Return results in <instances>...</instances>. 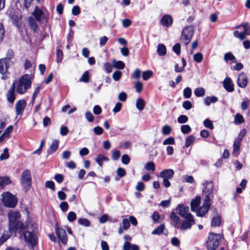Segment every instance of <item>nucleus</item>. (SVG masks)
I'll return each mask as SVG.
<instances>
[{
	"label": "nucleus",
	"instance_id": "f257e3e1",
	"mask_svg": "<svg viewBox=\"0 0 250 250\" xmlns=\"http://www.w3.org/2000/svg\"><path fill=\"white\" fill-rule=\"evenodd\" d=\"M7 216L9 220V228L13 232L19 230L30 248L34 249L37 244L38 240L35 229L37 225L33 222H25L24 225L20 219L21 215L16 210H10Z\"/></svg>",
	"mask_w": 250,
	"mask_h": 250
},
{
	"label": "nucleus",
	"instance_id": "f03ea898",
	"mask_svg": "<svg viewBox=\"0 0 250 250\" xmlns=\"http://www.w3.org/2000/svg\"><path fill=\"white\" fill-rule=\"evenodd\" d=\"M31 81L28 75H24L21 78L17 86V91L19 94H23L30 87Z\"/></svg>",
	"mask_w": 250,
	"mask_h": 250
},
{
	"label": "nucleus",
	"instance_id": "7ed1b4c3",
	"mask_svg": "<svg viewBox=\"0 0 250 250\" xmlns=\"http://www.w3.org/2000/svg\"><path fill=\"white\" fill-rule=\"evenodd\" d=\"M1 201L4 206L8 208H14L18 203L16 197L8 191L2 194Z\"/></svg>",
	"mask_w": 250,
	"mask_h": 250
},
{
	"label": "nucleus",
	"instance_id": "20e7f679",
	"mask_svg": "<svg viewBox=\"0 0 250 250\" xmlns=\"http://www.w3.org/2000/svg\"><path fill=\"white\" fill-rule=\"evenodd\" d=\"M221 239L222 236L220 234L210 233L207 242L208 250H216L219 246Z\"/></svg>",
	"mask_w": 250,
	"mask_h": 250
},
{
	"label": "nucleus",
	"instance_id": "39448f33",
	"mask_svg": "<svg viewBox=\"0 0 250 250\" xmlns=\"http://www.w3.org/2000/svg\"><path fill=\"white\" fill-rule=\"evenodd\" d=\"M194 32V27L191 25L185 27L182 30L181 40L185 45H187L191 41Z\"/></svg>",
	"mask_w": 250,
	"mask_h": 250
},
{
	"label": "nucleus",
	"instance_id": "423d86ee",
	"mask_svg": "<svg viewBox=\"0 0 250 250\" xmlns=\"http://www.w3.org/2000/svg\"><path fill=\"white\" fill-rule=\"evenodd\" d=\"M21 182L25 190L27 191L31 186L32 183L31 172L28 169H25L22 172Z\"/></svg>",
	"mask_w": 250,
	"mask_h": 250
},
{
	"label": "nucleus",
	"instance_id": "0eeeda50",
	"mask_svg": "<svg viewBox=\"0 0 250 250\" xmlns=\"http://www.w3.org/2000/svg\"><path fill=\"white\" fill-rule=\"evenodd\" d=\"M211 198L208 196L205 197L203 205L202 207L199 208L195 211L196 215L199 217H203L208 211L211 206Z\"/></svg>",
	"mask_w": 250,
	"mask_h": 250
},
{
	"label": "nucleus",
	"instance_id": "6e6552de",
	"mask_svg": "<svg viewBox=\"0 0 250 250\" xmlns=\"http://www.w3.org/2000/svg\"><path fill=\"white\" fill-rule=\"evenodd\" d=\"M32 15L39 23L42 22L43 20H46L45 10L41 9L37 6L35 7L34 11L32 13Z\"/></svg>",
	"mask_w": 250,
	"mask_h": 250
},
{
	"label": "nucleus",
	"instance_id": "1a4fd4ad",
	"mask_svg": "<svg viewBox=\"0 0 250 250\" xmlns=\"http://www.w3.org/2000/svg\"><path fill=\"white\" fill-rule=\"evenodd\" d=\"M189 217L184 218L185 220L183 221L179 227V229L181 230H185L190 229L192 226L195 224V221L192 215H189Z\"/></svg>",
	"mask_w": 250,
	"mask_h": 250
},
{
	"label": "nucleus",
	"instance_id": "9d476101",
	"mask_svg": "<svg viewBox=\"0 0 250 250\" xmlns=\"http://www.w3.org/2000/svg\"><path fill=\"white\" fill-rule=\"evenodd\" d=\"M55 232L60 241L64 245L66 244L67 237L65 230L63 229L60 228L57 226H56Z\"/></svg>",
	"mask_w": 250,
	"mask_h": 250
},
{
	"label": "nucleus",
	"instance_id": "9b49d317",
	"mask_svg": "<svg viewBox=\"0 0 250 250\" xmlns=\"http://www.w3.org/2000/svg\"><path fill=\"white\" fill-rule=\"evenodd\" d=\"M176 211L183 218H187L189 217V215H192L189 212V208L184 205H179Z\"/></svg>",
	"mask_w": 250,
	"mask_h": 250
},
{
	"label": "nucleus",
	"instance_id": "f8f14e48",
	"mask_svg": "<svg viewBox=\"0 0 250 250\" xmlns=\"http://www.w3.org/2000/svg\"><path fill=\"white\" fill-rule=\"evenodd\" d=\"M249 82L248 76L244 73H241L238 77L237 80V85L241 88H245Z\"/></svg>",
	"mask_w": 250,
	"mask_h": 250
},
{
	"label": "nucleus",
	"instance_id": "ddd939ff",
	"mask_svg": "<svg viewBox=\"0 0 250 250\" xmlns=\"http://www.w3.org/2000/svg\"><path fill=\"white\" fill-rule=\"evenodd\" d=\"M203 193L206 194V196H208L211 198L210 195L212 193L213 188V183L212 181H206L203 183Z\"/></svg>",
	"mask_w": 250,
	"mask_h": 250
},
{
	"label": "nucleus",
	"instance_id": "4468645a",
	"mask_svg": "<svg viewBox=\"0 0 250 250\" xmlns=\"http://www.w3.org/2000/svg\"><path fill=\"white\" fill-rule=\"evenodd\" d=\"M26 105V103L24 100H20L16 104V113L17 116L22 114Z\"/></svg>",
	"mask_w": 250,
	"mask_h": 250
},
{
	"label": "nucleus",
	"instance_id": "2eb2a0df",
	"mask_svg": "<svg viewBox=\"0 0 250 250\" xmlns=\"http://www.w3.org/2000/svg\"><path fill=\"white\" fill-rule=\"evenodd\" d=\"M223 86L224 88L228 92H231L234 90V84L229 77L225 79L223 81Z\"/></svg>",
	"mask_w": 250,
	"mask_h": 250
},
{
	"label": "nucleus",
	"instance_id": "dca6fc26",
	"mask_svg": "<svg viewBox=\"0 0 250 250\" xmlns=\"http://www.w3.org/2000/svg\"><path fill=\"white\" fill-rule=\"evenodd\" d=\"M10 62L7 61L6 58L0 60V73L4 74L8 71Z\"/></svg>",
	"mask_w": 250,
	"mask_h": 250
},
{
	"label": "nucleus",
	"instance_id": "f3484780",
	"mask_svg": "<svg viewBox=\"0 0 250 250\" xmlns=\"http://www.w3.org/2000/svg\"><path fill=\"white\" fill-rule=\"evenodd\" d=\"M174 172L171 169H166L162 171L160 173L159 176L163 179H171L173 175Z\"/></svg>",
	"mask_w": 250,
	"mask_h": 250
},
{
	"label": "nucleus",
	"instance_id": "a211bd4d",
	"mask_svg": "<svg viewBox=\"0 0 250 250\" xmlns=\"http://www.w3.org/2000/svg\"><path fill=\"white\" fill-rule=\"evenodd\" d=\"M15 83H13L12 86L9 89L6 95L7 101L12 104L14 103L15 99Z\"/></svg>",
	"mask_w": 250,
	"mask_h": 250
},
{
	"label": "nucleus",
	"instance_id": "6ab92c4d",
	"mask_svg": "<svg viewBox=\"0 0 250 250\" xmlns=\"http://www.w3.org/2000/svg\"><path fill=\"white\" fill-rule=\"evenodd\" d=\"M173 20L169 15H166L162 18L161 20V23L162 25L166 27H169L172 24Z\"/></svg>",
	"mask_w": 250,
	"mask_h": 250
},
{
	"label": "nucleus",
	"instance_id": "aec40b11",
	"mask_svg": "<svg viewBox=\"0 0 250 250\" xmlns=\"http://www.w3.org/2000/svg\"><path fill=\"white\" fill-rule=\"evenodd\" d=\"M170 218L172 223L173 226L176 229H179L181 222H180V218L177 216L175 213L171 212L170 215Z\"/></svg>",
	"mask_w": 250,
	"mask_h": 250
},
{
	"label": "nucleus",
	"instance_id": "412c9836",
	"mask_svg": "<svg viewBox=\"0 0 250 250\" xmlns=\"http://www.w3.org/2000/svg\"><path fill=\"white\" fill-rule=\"evenodd\" d=\"M201 203V197L200 196H196L194 199L191 200L190 202L191 210L192 211L195 212L199 208V206Z\"/></svg>",
	"mask_w": 250,
	"mask_h": 250
},
{
	"label": "nucleus",
	"instance_id": "4be33fe9",
	"mask_svg": "<svg viewBox=\"0 0 250 250\" xmlns=\"http://www.w3.org/2000/svg\"><path fill=\"white\" fill-rule=\"evenodd\" d=\"M11 182L9 177L0 176V189H3L7 185L10 184Z\"/></svg>",
	"mask_w": 250,
	"mask_h": 250
},
{
	"label": "nucleus",
	"instance_id": "5701e85b",
	"mask_svg": "<svg viewBox=\"0 0 250 250\" xmlns=\"http://www.w3.org/2000/svg\"><path fill=\"white\" fill-rule=\"evenodd\" d=\"M59 144V140L57 139H54L51 145L47 150V153L49 154H51L55 152L58 148Z\"/></svg>",
	"mask_w": 250,
	"mask_h": 250
},
{
	"label": "nucleus",
	"instance_id": "b1692460",
	"mask_svg": "<svg viewBox=\"0 0 250 250\" xmlns=\"http://www.w3.org/2000/svg\"><path fill=\"white\" fill-rule=\"evenodd\" d=\"M37 21L36 19L33 16H29L28 18L29 25L34 32H36L38 28V25Z\"/></svg>",
	"mask_w": 250,
	"mask_h": 250
},
{
	"label": "nucleus",
	"instance_id": "393cba45",
	"mask_svg": "<svg viewBox=\"0 0 250 250\" xmlns=\"http://www.w3.org/2000/svg\"><path fill=\"white\" fill-rule=\"evenodd\" d=\"M157 52L160 56L165 55L167 53L166 46L162 43H159L157 45Z\"/></svg>",
	"mask_w": 250,
	"mask_h": 250
},
{
	"label": "nucleus",
	"instance_id": "a878e982",
	"mask_svg": "<svg viewBox=\"0 0 250 250\" xmlns=\"http://www.w3.org/2000/svg\"><path fill=\"white\" fill-rule=\"evenodd\" d=\"M11 231L10 229L3 232L2 236L0 237V246L2 245L6 240H7L11 236Z\"/></svg>",
	"mask_w": 250,
	"mask_h": 250
},
{
	"label": "nucleus",
	"instance_id": "bb28decb",
	"mask_svg": "<svg viewBox=\"0 0 250 250\" xmlns=\"http://www.w3.org/2000/svg\"><path fill=\"white\" fill-rule=\"evenodd\" d=\"M108 159L106 156L103 154H99L97 156V158L96 160V162L99 164V165L101 167L103 166V163L104 161H108Z\"/></svg>",
	"mask_w": 250,
	"mask_h": 250
},
{
	"label": "nucleus",
	"instance_id": "cd10ccee",
	"mask_svg": "<svg viewBox=\"0 0 250 250\" xmlns=\"http://www.w3.org/2000/svg\"><path fill=\"white\" fill-rule=\"evenodd\" d=\"M112 66L119 69H123L125 67V63L121 61H112Z\"/></svg>",
	"mask_w": 250,
	"mask_h": 250
},
{
	"label": "nucleus",
	"instance_id": "c85d7f7f",
	"mask_svg": "<svg viewBox=\"0 0 250 250\" xmlns=\"http://www.w3.org/2000/svg\"><path fill=\"white\" fill-rule=\"evenodd\" d=\"M224 58L225 61L226 62H228L229 61H231L232 62H236L235 57L231 52L226 53Z\"/></svg>",
	"mask_w": 250,
	"mask_h": 250
},
{
	"label": "nucleus",
	"instance_id": "c756f323",
	"mask_svg": "<svg viewBox=\"0 0 250 250\" xmlns=\"http://www.w3.org/2000/svg\"><path fill=\"white\" fill-rule=\"evenodd\" d=\"M217 100L218 99L216 97L211 96L206 97L204 102L206 105H209L211 103H215Z\"/></svg>",
	"mask_w": 250,
	"mask_h": 250
},
{
	"label": "nucleus",
	"instance_id": "7c9ffc66",
	"mask_svg": "<svg viewBox=\"0 0 250 250\" xmlns=\"http://www.w3.org/2000/svg\"><path fill=\"white\" fill-rule=\"evenodd\" d=\"M221 217L219 215H216L213 217L211 221V226L213 227L219 226L221 224Z\"/></svg>",
	"mask_w": 250,
	"mask_h": 250
},
{
	"label": "nucleus",
	"instance_id": "2f4dec72",
	"mask_svg": "<svg viewBox=\"0 0 250 250\" xmlns=\"http://www.w3.org/2000/svg\"><path fill=\"white\" fill-rule=\"evenodd\" d=\"M234 122L236 125L241 124L244 122L243 116L239 113H237L234 117Z\"/></svg>",
	"mask_w": 250,
	"mask_h": 250
},
{
	"label": "nucleus",
	"instance_id": "473e14b6",
	"mask_svg": "<svg viewBox=\"0 0 250 250\" xmlns=\"http://www.w3.org/2000/svg\"><path fill=\"white\" fill-rule=\"evenodd\" d=\"M165 228V226L164 224H161L158 228H157L156 229H154L152 231V234L159 235L163 233V232Z\"/></svg>",
	"mask_w": 250,
	"mask_h": 250
},
{
	"label": "nucleus",
	"instance_id": "72a5a7b5",
	"mask_svg": "<svg viewBox=\"0 0 250 250\" xmlns=\"http://www.w3.org/2000/svg\"><path fill=\"white\" fill-rule=\"evenodd\" d=\"M193 58L195 62L200 63L203 60V55L201 53L198 52L194 54Z\"/></svg>",
	"mask_w": 250,
	"mask_h": 250
},
{
	"label": "nucleus",
	"instance_id": "f704fd0d",
	"mask_svg": "<svg viewBox=\"0 0 250 250\" xmlns=\"http://www.w3.org/2000/svg\"><path fill=\"white\" fill-rule=\"evenodd\" d=\"M145 102L142 99H139L137 101L136 106L139 110H142L145 107Z\"/></svg>",
	"mask_w": 250,
	"mask_h": 250
},
{
	"label": "nucleus",
	"instance_id": "c9c22d12",
	"mask_svg": "<svg viewBox=\"0 0 250 250\" xmlns=\"http://www.w3.org/2000/svg\"><path fill=\"white\" fill-rule=\"evenodd\" d=\"M78 223L80 225L84 227H89L90 225V221L87 219L83 218L79 219L78 220Z\"/></svg>",
	"mask_w": 250,
	"mask_h": 250
},
{
	"label": "nucleus",
	"instance_id": "e433bc0d",
	"mask_svg": "<svg viewBox=\"0 0 250 250\" xmlns=\"http://www.w3.org/2000/svg\"><path fill=\"white\" fill-rule=\"evenodd\" d=\"M205 94V90L202 87L197 88L194 90V94L197 97L203 96Z\"/></svg>",
	"mask_w": 250,
	"mask_h": 250
},
{
	"label": "nucleus",
	"instance_id": "4c0bfd02",
	"mask_svg": "<svg viewBox=\"0 0 250 250\" xmlns=\"http://www.w3.org/2000/svg\"><path fill=\"white\" fill-rule=\"evenodd\" d=\"M195 137L193 135L188 136L186 139L185 146L189 147L194 141Z\"/></svg>",
	"mask_w": 250,
	"mask_h": 250
},
{
	"label": "nucleus",
	"instance_id": "58836bf2",
	"mask_svg": "<svg viewBox=\"0 0 250 250\" xmlns=\"http://www.w3.org/2000/svg\"><path fill=\"white\" fill-rule=\"evenodd\" d=\"M145 169L147 171H151L152 172L155 170V165L152 162H149L145 166Z\"/></svg>",
	"mask_w": 250,
	"mask_h": 250
},
{
	"label": "nucleus",
	"instance_id": "ea45409f",
	"mask_svg": "<svg viewBox=\"0 0 250 250\" xmlns=\"http://www.w3.org/2000/svg\"><path fill=\"white\" fill-rule=\"evenodd\" d=\"M162 132L163 135H169L171 132V128L170 126L166 125L162 127Z\"/></svg>",
	"mask_w": 250,
	"mask_h": 250
},
{
	"label": "nucleus",
	"instance_id": "a19ab883",
	"mask_svg": "<svg viewBox=\"0 0 250 250\" xmlns=\"http://www.w3.org/2000/svg\"><path fill=\"white\" fill-rule=\"evenodd\" d=\"M80 81L84 83H88L89 81V72L87 71L84 72V73L82 76Z\"/></svg>",
	"mask_w": 250,
	"mask_h": 250
},
{
	"label": "nucleus",
	"instance_id": "79ce46f5",
	"mask_svg": "<svg viewBox=\"0 0 250 250\" xmlns=\"http://www.w3.org/2000/svg\"><path fill=\"white\" fill-rule=\"evenodd\" d=\"M191 129L188 125H182L181 126V131L184 134H187L190 132Z\"/></svg>",
	"mask_w": 250,
	"mask_h": 250
},
{
	"label": "nucleus",
	"instance_id": "37998d69",
	"mask_svg": "<svg viewBox=\"0 0 250 250\" xmlns=\"http://www.w3.org/2000/svg\"><path fill=\"white\" fill-rule=\"evenodd\" d=\"M203 124L206 127H207L210 129H213L214 128L212 122L208 119H206L204 120Z\"/></svg>",
	"mask_w": 250,
	"mask_h": 250
},
{
	"label": "nucleus",
	"instance_id": "c03bdc74",
	"mask_svg": "<svg viewBox=\"0 0 250 250\" xmlns=\"http://www.w3.org/2000/svg\"><path fill=\"white\" fill-rule=\"evenodd\" d=\"M153 74L151 70H147L144 71L142 74V77L144 80H147L149 78L152 77Z\"/></svg>",
	"mask_w": 250,
	"mask_h": 250
},
{
	"label": "nucleus",
	"instance_id": "a18cd8bd",
	"mask_svg": "<svg viewBox=\"0 0 250 250\" xmlns=\"http://www.w3.org/2000/svg\"><path fill=\"white\" fill-rule=\"evenodd\" d=\"M9 157L8 149L7 148H5L4 149L3 152L0 156V160L2 161L3 160H6L9 158Z\"/></svg>",
	"mask_w": 250,
	"mask_h": 250
},
{
	"label": "nucleus",
	"instance_id": "49530a36",
	"mask_svg": "<svg viewBox=\"0 0 250 250\" xmlns=\"http://www.w3.org/2000/svg\"><path fill=\"white\" fill-rule=\"evenodd\" d=\"M175 144V140L174 138L172 137H170L165 140L163 142V145H174Z\"/></svg>",
	"mask_w": 250,
	"mask_h": 250
},
{
	"label": "nucleus",
	"instance_id": "de8ad7c7",
	"mask_svg": "<svg viewBox=\"0 0 250 250\" xmlns=\"http://www.w3.org/2000/svg\"><path fill=\"white\" fill-rule=\"evenodd\" d=\"M191 95V89L189 87H187L184 89L183 91V96L185 98H189Z\"/></svg>",
	"mask_w": 250,
	"mask_h": 250
},
{
	"label": "nucleus",
	"instance_id": "09e8293b",
	"mask_svg": "<svg viewBox=\"0 0 250 250\" xmlns=\"http://www.w3.org/2000/svg\"><path fill=\"white\" fill-rule=\"evenodd\" d=\"M188 117L186 115H180L177 119V121L179 124H184L188 122Z\"/></svg>",
	"mask_w": 250,
	"mask_h": 250
},
{
	"label": "nucleus",
	"instance_id": "8fccbe9b",
	"mask_svg": "<svg viewBox=\"0 0 250 250\" xmlns=\"http://www.w3.org/2000/svg\"><path fill=\"white\" fill-rule=\"evenodd\" d=\"M122 227L124 228L125 230H127L130 227V223L129 219L127 218H124L122 220Z\"/></svg>",
	"mask_w": 250,
	"mask_h": 250
},
{
	"label": "nucleus",
	"instance_id": "3c124183",
	"mask_svg": "<svg viewBox=\"0 0 250 250\" xmlns=\"http://www.w3.org/2000/svg\"><path fill=\"white\" fill-rule=\"evenodd\" d=\"M13 129L12 125H10L7 127L3 133L2 134L5 138L8 137L11 133Z\"/></svg>",
	"mask_w": 250,
	"mask_h": 250
},
{
	"label": "nucleus",
	"instance_id": "603ef678",
	"mask_svg": "<svg viewBox=\"0 0 250 250\" xmlns=\"http://www.w3.org/2000/svg\"><path fill=\"white\" fill-rule=\"evenodd\" d=\"M122 73L120 71H116L114 72L112 75V78L115 81H119L121 76H122Z\"/></svg>",
	"mask_w": 250,
	"mask_h": 250
},
{
	"label": "nucleus",
	"instance_id": "864d4df0",
	"mask_svg": "<svg viewBox=\"0 0 250 250\" xmlns=\"http://www.w3.org/2000/svg\"><path fill=\"white\" fill-rule=\"evenodd\" d=\"M243 27L244 29V31L243 32L246 35H250V26L249 23L246 22L244 24H242Z\"/></svg>",
	"mask_w": 250,
	"mask_h": 250
},
{
	"label": "nucleus",
	"instance_id": "5fc2aeb1",
	"mask_svg": "<svg viewBox=\"0 0 250 250\" xmlns=\"http://www.w3.org/2000/svg\"><path fill=\"white\" fill-rule=\"evenodd\" d=\"M67 218L69 222H73L76 219V214L73 211L69 212L67 215Z\"/></svg>",
	"mask_w": 250,
	"mask_h": 250
},
{
	"label": "nucleus",
	"instance_id": "6e6d98bb",
	"mask_svg": "<svg viewBox=\"0 0 250 250\" xmlns=\"http://www.w3.org/2000/svg\"><path fill=\"white\" fill-rule=\"evenodd\" d=\"M173 51L177 55H180L181 53V45L180 43H176L173 46Z\"/></svg>",
	"mask_w": 250,
	"mask_h": 250
},
{
	"label": "nucleus",
	"instance_id": "4d7b16f0",
	"mask_svg": "<svg viewBox=\"0 0 250 250\" xmlns=\"http://www.w3.org/2000/svg\"><path fill=\"white\" fill-rule=\"evenodd\" d=\"M45 187L52 190H55V189L54 183L52 181H47L45 182Z\"/></svg>",
	"mask_w": 250,
	"mask_h": 250
},
{
	"label": "nucleus",
	"instance_id": "13d9d810",
	"mask_svg": "<svg viewBox=\"0 0 250 250\" xmlns=\"http://www.w3.org/2000/svg\"><path fill=\"white\" fill-rule=\"evenodd\" d=\"M85 117L89 122H92L94 120V116L90 111L86 112L85 114Z\"/></svg>",
	"mask_w": 250,
	"mask_h": 250
},
{
	"label": "nucleus",
	"instance_id": "bf43d9fd",
	"mask_svg": "<svg viewBox=\"0 0 250 250\" xmlns=\"http://www.w3.org/2000/svg\"><path fill=\"white\" fill-rule=\"evenodd\" d=\"M93 131L95 134L100 135L103 133L104 129L102 127L97 126L93 128Z\"/></svg>",
	"mask_w": 250,
	"mask_h": 250
},
{
	"label": "nucleus",
	"instance_id": "052dcab7",
	"mask_svg": "<svg viewBox=\"0 0 250 250\" xmlns=\"http://www.w3.org/2000/svg\"><path fill=\"white\" fill-rule=\"evenodd\" d=\"M121 153L119 150H115L112 152V158L114 161L118 160L120 156Z\"/></svg>",
	"mask_w": 250,
	"mask_h": 250
},
{
	"label": "nucleus",
	"instance_id": "680f3d73",
	"mask_svg": "<svg viewBox=\"0 0 250 250\" xmlns=\"http://www.w3.org/2000/svg\"><path fill=\"white\" fill-rule=\"evenodd\" d=\"M121 161L124 164L127 165L130 161L129 157L127 154H124L122 157Z\"/></svg>",
	"mask_w": 250,
	"mask_h": 250
},
{
	"label": "nucleus",
	"instance_id": "e2e57ef3",
	"mask_svg": "<svg viewBox=\"0 0 250 250\" xmlns=\"http://www.w3.org/2000/svg\"><path fill=\"white\" fill-rule=\"evenodd\" d=\"M183 107L186 110H189L192 107L191 103L189 101H186L183 104Z\"/></svg>",
	"mask_w": 250,
	"mask_h": 250
},
{
	"label": "nucleus",
	"instance_id": "0e129e2a",
	"mask_svg": "<svg viewBox=\"0 0 250 250\" xmlns=\"http://www.w3.org/2000/svg\"><path fill=\"white\" fill-rule=\"evenodd\" d=\"M61 210L63 211H66L68 209V205L66 202H62L60 205Z\"/></svg>",
	"mask_w": 250,
	"mask_h": 250
},
{
	"label": "nucleus",
	"instance_id": "69168bd1",
	"mask_svg": "<svg viewBox=\"0 0 250 250\" xmlns=\"http://www.w3.org/2000/svg\"><path fill=\"white\" fill-rule=\"evenodd\" d=\"M63 176L61 174H57L54 176L55 180L58 183H61L63 181Z\"/></svg>",
	"mask_w": 250,
	"mask_h": 250
},
{
	"label": "nucleus",
	"instance_id": "338daca9",
	"mask_svg": "<svg viewBox=\"0 0 250 250\" xmlns=\"http://www.w3.org/2000/svg\"><path fill=\"white\" fill-rule=\"evenodd\" d=\"M135 88L136 91L138 93H140L142 91L143 88L142 84L140 82H137L135 83Z\"/></svg>",
	"mask_w": 250,
	"mask_h": 250
},
{
	"label": "nucleus",
	"instance_id": "774afa93",
	"mask_svg": "<svg viewBox=\"0 0 250 250\" xmlns=\"http://www.w3.org/2000/svg\"><path fill=\"white\" fill-rule=\"evenodd\" d=\"M131 24V21L128 19H125L122 21V25L125 28L129 27Z\"/></svg>",
	"mask_w": 250,
	"mask_h": 250
}]
</instances>
